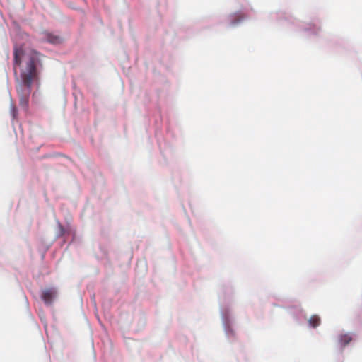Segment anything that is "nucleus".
<instances>
[{
    "label": "nucleus",
    "instance_id": "f257e3e1",
    "mask_svg": "<svg viewBox=\"0 0 362 362\" xmlns=\"http://www.w3.org/2000/svg\"><path fill=\"white\" fill-rule=\"evenodd\" d=\"M36 57L31 54L25 57V65L21 71V83L17 88L20 105L26 110L28 106L33 81L37 76Z\"/></svg>",
    "mask_w": 362,
    "mask_h": 362
},
{
    "label": "nucleus",
    "instance_id": "20e7f679",
    "mask_svg": "<svg viewBox=\"0 0 362 362\" xmlns=\"http://www.w3.org/2000/svg\"><path fill=\"white\" fill-rule=\"evenodd\" d=\"M24 55L23 50L21 48H16L14 49V70H16V66H19L21 63V57ZM16 72V71H15Z\"/></svg>",
    "mask_w": 362,
    "mask_h": 362
},
{
    "label": "nucleus",
    "instance_id": "7ed1b4c3",
    "mask_svg": "<svg viewBox=\"0 0 362 362\" xmlns=\"http://www.w3.org/2000/svg\"><path fill=\"white\" fill-rule=\"evenodd\" d=\"M352 339L353 338L350 334H341L338 336V344L341 348H344L348 345Z\"/></svg>",
    "mask_w": 362,
    "mask_h": 362
},
{
    "label": "nucleus",
    "instance_id": "39448f33",
    "mask_svg": "<svg viewBox=\"0 0 362 362\" xmlns=\"http://www.w3.org/2000/svg\"><path fill=\"white\" fill-rule=\"evenodd\" d=\"M308 323L311 327H317L320 324V318L318 315H312L308 320Z\"/></svg>",
    "mask_w": 362,
    "mask_h": 362
},
{
    "label": "nucleus",
    "instance_id": "f03ea898",
    "mask_svg": "<svg viewBox=\"0 0 362 362\" xmlns=\"http://www.w3.org/2000/svg\"><path fill=\"white\" fill-rule=\"evenodd\" d=\"M55 294L56 293L54 290L46 289L42 292V298L46 304H51Z\"/></svg>",
    "mask_w": 362,
    "mask_h": 362
},
{
    "label": "nucleus",
    "instance_id": "423d86ee",
    "mask_svg": "<svg viewBox=\"0 0 362 362\" xmlns=\"http://www.w3.org/2000/svg\"><path fill=\"white\" fill-rule=\"evenodd\" d=\"M47 40L52 44H59L61 42V38L51 33L47 35Z\"/></svg>",
    "mask_w": 362,
    "mask_h": 362
},
{
    "label": "nucleus",
    "instance_id": "0eeeda50",
    "mask_svg": "<svg viewBox=\"0 0 362 362\" xmlns=\"http://www.w3.org/2000/svg\"><path fill=\"white\" fill-rule=\"evenodd\" d=\"M13 117H16V110L15 109H13Z\"/></svg>",
    "mask_w": 362,
    "mask_h": 362
}]
</instances>
